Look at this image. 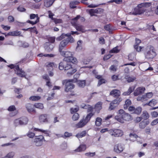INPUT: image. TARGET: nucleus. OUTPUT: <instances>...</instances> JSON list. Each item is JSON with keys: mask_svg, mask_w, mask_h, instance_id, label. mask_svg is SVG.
<instances>
[{"mask_svg": "<svg viewBox=\"0 0 158 158\" xmlns=\"http://www.w3.org/2000/svg\"><path fill=\"white\" fill-rule=\"evenodd\" d=\"M74 27L76 29L79 31H80L82 32H84L85 31V29L84 27L79 24H75L74 25Z\"/></svg>", "mask_w": 158, "mask_h": 158, "instance_id": "5701e85b", "label": "nucleus"}, {"mask_svg": "<svg viewBox=\"0 0 158 158\" xmlns=\"http://www.w3.org/2000/svg\"><path fill=\"white\" fill-rule=\"evenodd\" d=\"M59 52L61 55L64 57L63 61L71 62L74 64H76L77 63V59L73 56V54L71 52L62 51Z\"/></svg>", "mask_w": 158, "mask_h": 158, "instance_id": "7ed1b4c3", "label": "nucleus"}, {"mask_svg": "<svg viewBox=\"0 0 158 158\" xmlns=\"http://www.w3.org/2000/svg\"><path fill=\"white\" fill-rule=\"evenodd\" d=\"M49 15L48 16L52 20H53V19L54 18L53 17V16L54 15L50 11H48Z\"/></svg>", "mask_w": 158, "mask_h": 158, "instance_id": "69168bd1", "label": "nucleus"}, {"mask_svg": "<svg viewBox=\"0 0 158 158\" xmlns=\"http://www.w3.org/2000/svg\"><path fill=\"white\" fill-rule=\"evenodd\" d=\"M102 102H98L95 105V109L96 110H99L102 109Z\"/></svg>", "mask_w": 158, "mask_h": 158, "instance_id": "7c9ffc66", "label": "nucleus"}, {"mask_svg": "<svg viewBox=\"0 0 158 158\" xmlns=\"http://www.w3.org/2000/svg\"><path fill=\"white\" fill-rule=\"evenodd\" d=\"M72 135V134L71 133H69L68 132H65L64 134V138H65L67 137H70Z\"/></svg>", "mask_w": 158, "mask_h": 158, "instance_id": "603ef678", "label": "nucleus"}, {"mask_svg": "<svg viewBox=\"0 0 158 158\" xmlns=\"http://www.w3.org/2000/svg\"><path fill=\"white\" fill-rule=\"evenodd\" d=\"M77 83L79 87L83 88L85 85V80L79 81H77Z\"/></svg>", "mask_w": 158, "mask_h": 158, "instance_id": "c756f323", "label": "nucleus"}, {"mask_svg": "<svg viewBox=\"0 0 158 158\" xmlns=\"http://www.w3.org/2000/svg\"><path fill=\"white\" fill-rule=\"evenodd\" d=\"M125 78L128 82H133L135 79L134 77H130L129 75L125 76Z\"/></svg>", "mask_w": 158, "mask_h": 158, "instance_id": "cd10ccee", "label": "nucleus"}, {"mask_svg": "<svg viewBox=\"0 0 158 158\" xmlns=\"http://www.w3.org/2000/svg\"><path fill=\"white\" fill-rule=\"evenodd\" d=\"M131 104V101L130 99H127L125 102V104L124 106V108L125 109H127L128 107Z\"/></svg>", "mask_w": 158, "mask_h": 158, "instance_id": "473e14b6", "label": "nucleus"}, {"mask_svg": "<svg viewBox=\"0 0 158 158\" xmlns=\"http://www.w3.org/2000/svg\"><path fill=\"white\" fill-rule=\"evenodd\" d=\"M94 114V113L92 112L89 113L85 119H81L76 125V127L77 128H80L83 127L89 122Z\"/></svg>", "mask_w": 158, "mask_h": 158, "instance_id": "0eeeda50", "label": "nucleus"}, {"mask_svg": "<svg viewBox=\"0 0 158 158\" xmlns=\"http://www.w3.org/2000/svg\"><path fill=\"white\" fill-rule=\"evenodd\" d=\"M119 51V50L118 49V47L117 46L110 50L109 52L110 53H117Z\"/></svg>", "mask_w": 158, "mask_h": 158, "instance_id": "37998d69", "label": "nucleus"}, {"mask_svg": "<svg viewBox=\"0 0 158 158\" xmlns=\"http://www.w3.org/2000/svg\"><path fill=\"white\" fill-rule=\"evenodd\" d=\"M68 44V41H67V39H64L61 41L59 45V52L62 51V50Z\"/></svg>", "mask_w": 158, "mask_h": 158, "instance_id": "dca6fc26", "label": "nucleus"}, {"mask_svg": "<svg viewBox=\"0 0 158 158\" xmlns=\"http://www.w3.org/2000/svg\"><path fill=\"white\" fill-rule=\"evenodd\" d=\"M111 56H112L110 54H108L104 56L103 60L104 61L110 58L111 57Z\"/></svg>", "mask_w": 158, "mask_h": 158, "instance_id": "052dcab7", "label": "nucleus"}, {"mask_svg": "<svg viewBox=\"0 0 158 158\" xmlns=\"http://www.w3.org/2000/svg\"><path fill=\"white\" fill-rule=\"evenodd\" d=\"M151 5L150 3H143L138 5L137 7L135 8L133 14L134 15H140L143 13L147 10L146 8L149 7Z\"/></svg>", "mask_w": 158, "mask_h": 158, "instance_id": "20e7f679", "label": "nucleus"}, {"mask_svg": "<svg viewBox=\"0 0 158 158\" xmlns=\"http://www.w3.org/2000/svg\"><path fill=\"white\" fill-rule=\"evenodd\" d=\"M106 80L105 79L101 78L98 81V83L97 85L98 86H99L102 84L105 83L106 82Z\"/></svg>", "mask_w": 158, "mask_h": 158, "instance_id": "c03bdc74", "label": "nucleus"}, {"mask_svg": "<svg viewBox=\"0 0 158 158\" xmlns=\"http://www.w3.org/2000/svg\"><path fill=\"white\" fill-rule=\"evenodd\" d=\"M55 1V0H44V6L46 7H49L52 5Z\"/></svg>", "mask_w": 158, "mask_h": 158, "instance_id": "412c9836", "label": "nucleus"}, {"mask_svg": "<svg viewBox=\"0 0 158 158\" xmlns=\"http://www.w3.org/2000/svg\"><path fill=\"white\" fill-rule=\"evenodd\" d=\"M102 119L99 117H97L96 119L95 125L97 126H99L101 124Z\"/></svg>", "mask_w": 158, "mask_h": 158, "instance_id": "72a5a7b5", "label": "nucleus"}, {"mask_svg": "<svg viewBox=\"0 0 158 158\" xmlns=\"http://www.w3.org/2000/svg\"><path fill=\"white\" fill-rule=\"evenodd\" d=\"M100 9H91L89 11V12L91 16L95 15L94 13H98L100 10Z\"/></svg>", "mask_w": 158, "mask_h": 158, "instance_id": "393cba45", "label": "nucleus"}, {"mask_svg": "<svg viewBox=\"0 0 158 158\" xmlns=\"http://www.w3.org/2000/svg\"><path fill=\"white\" fill-rule=\"evenodd\" d=\"M114 105L115 104H111V102L110 103V106L109 107V110H111L114 109L116 107V106Z\"/></svg>", "mask_w": 158, "mask_h": 158, "instance_id": "13d9d810", "label": "nucleus"}, {"mask_svg": "<svg viewBox=\"0 0 158 158\" xmlns=\"http://www.w3.org/2000/svg\"><path fill=\"white\" fill-rule=\"evenodd\" d=\"M115 119L118 122L123 123L124 121H129L132 120V118L130 114L126 113L123 109H120L118 114L115 116Z\"/></svg>", "mask_w": 158, "mask_h": 158, "instance_id": "f257e3e1", "label": "nucleus"}, {"mask_svg": "<svg viewBox=\"0 0 158 158\" xmlns=\"http://www.w3.org/2000/svg\"><path fill=\"white\" fill-rule=\"evenodd\" d=\"M87 133V131H82L81 132L78 133L76 135V137L77 138H81L85 136Z\"/></svg>", "mask_w": 158, "mask_h": 158, "instance_id": "a878e982", "label": "nucleus"}, {"mask_svg": "<svg viewBox=\"0 0 158 158\" xmlns=\"http://www.w3.org/2000/svg\"><path fill=\"white\" fill-rule=\"evenodd\" d=\"M36 17V19L37 18V17H39L38 14H31L30 15V19H34Z\"/></svg>", "mask_w": 158, "mask_h": 158, "instance_id": "6e6d98bb", "label": "nucleus"}, {"mask_svg": "<svg viewBox=\"0 0 158 158\" xmlns=\"http://www.w3.org/2000/svg\"><path fill=\"white\" fill-rule=\"evenodd\" d=\"M72 80H64L62 81L63 85H65L64 91L66 92H68L71 90L73 89L75 87L74 85L72 83Z\"/></svg>", "mask_w": 158, "mask_h": 158, "instance_id": "6e6552de", "label": "nucleus"}, {"mask_svg": "<svg viewBox=\"0 0 158 158\" xmlns=\"http://www.w3.org/2000/svg\"><path fill=\"white\" fill-rule=\"evenodd\" d=\"M135 88V87L134 86L130 87L128 89L127 91L123 93V95L124 96L128 95H130V94L134 91Z\"/></svg>", "mask_w": 158, "mask_h": 158, "instance_id": "b1692460", "label": "nucleus"}, {"mask_svg": "<svg viewBox=\"0 0 158 158\" xmlns=\"http://www.w3.org/2000/svg\"><path fill=\"white\" fill-rule=\"evenodd\" d=\"M122 101V99L120 98H117L116 99L112 101L111 102V104H118L119 102Z\"/></svg>", "mask_w": 158, "mask_h": 158, "instance_id": "c9c22d12", "label": "nucleus"}, {"mask_svg": "<svg viewBox=\"0 0 158 158\" xmlns=\"http://www.w3.org/2000/svg\"><path fill=\"white\" fill-rule=\"evenodd\" d=\"M21 43H22V46L24 48H27L29 46V44L26 42H22V41H20Z\"/></svg>", "mask_w": 158, "mask_h": 158, "instance_id": "bf43d9fd", "label": "nucleus"}, {"mask_svg": "<svg viewBox=\"0 0 158 158\" xmlns=\"http://www.w3.org/2000/svg\"><path fill=\"white\" fill-rule=\"evenodd\" d=\"M134 48L137 51L140 52L141 51L142 49H143V47L141 46H139L137 45H135L134 46Z\"/></svg>", "mask_w": 158, "mask_h": 158, "instance_id": "de8ad7c7", "label": "nucleus"}, {"mask_svg": "<svg viewBox=\"0 0 158 158\" xmlns=\"http://www.w3.org/2000/svg\"><path fill=\"white\" fill-rule=\"evenodd\" d=\"M110 94L114 98H119L118 97L120 95V92L118 89H114L111 91Z\"/></svg>", "mask_w": 158, "mask_h": 158, "instance_id": "a211bd4d", "label": "nucleus"}, {"mask_svg": "<svg viewBox=\"0 0 158 158\" xmlns=\"http://www.w3.org/2000/svg\"><path fill=\"white\" fill-rule=\"evenodd\" d=\"M34 139V142L35 145L37 146H41L43 144V141H45L44 138L43 136L40 135L38 136H35Z\"/></svg>", "mask_w": 158, "mask_h": 158, "instance_id": "f8f14e48", "label": "nucleus"}, {"mask_svg": "<svg viewBox=\"0 0 158 158\" xmlns=\"http://www.w3.org/2000/svg\"><path fill=\"white\" fill-rule=\"evenodd\" d=\"M110 69L111 71L115 72L116 71L117 69L114 65H112L110 67Z\"/></svg>", "mask_w": 158, "mask_h": 158, "instance_id": "338daca9", "label": "nucleus"}, {"mask_svg": "<svg viewBox=\"0 0 158 158\" xmlns=\"http://www.w3.org/2000/svg\"><path fill=\"white\" fill-rule=\"evenodd\" d=\"M21 32L20 31H10L5 35L6 36H22V35H21Z\"/></svg>", "mask_w": 158, "mask_h": 158, "instance_id": "aec40b11", "label": "nucleus"}, {"mask_svg": "<svg viewBox=\"0 0 158 158\" xmlns=\"http://www.w3.org/2000/svg\"><path fill=\"white\" fill-rule=\"evenodd\" d=\"M25 107L27 111L29 113L33 112L35 113L36 112L35 110L33 107V106L32 104L27 103L26 104Z\"/></svg>", "mask_w": 158, "mask_h": 158, "instance_id": "6ab92c4d", "label": "nucleus"}, {"mask_svg": "<svg viewBox=\"0 0 158 158\" xmlns=\"http://www.w3.org/2000/svg\"><path fill=\"white\" fill-rule=\"evenodd\" d=\"M39 20H40V18L37 17L36 20L34 22L31 21H30L29 20H28L27 21V23H29L32 25H35V24H36L38 22H39Z\"/></svg>", "mask_w": 158, "mask_h": 158, "instance_id": "a19ab883", "label": "nucleus"}, {"mask_svg": "<svg viewBox=\"0 0 158 158\" xmlns=\"http://www.w3.org/2000/svg\"><path fill=\"white\" fill-rule=\"evenodd\" d=\"M40 99V97L37 96H34L30 97L29 99L33 101H36Z\"/></svg>", "mask_w": 158, "mask_h": 158, "instance_id": "4c0bfd02", "label": "nucleus"}, {"mask_svg": "<svg viewBox=\"0 0 158 158\" xmlns=\"http://www.w3.org/2000/svg\"><path fill=\"white\" fill-rule=\"evenodd\" d=\"M157 123H158V118H157L153 121L151 123V125L152 126H153Z\"/></svg>", "mask_w": 158, "mask_h": 158, "instance_id": "e2e57ef3", "label": "nucleus"}, {"mask_svg": "<svg viewBox=\"0 0 158 158\" xmlns=\"http://www.w3.org/2000/svg\"><path fill=\"white\" fill-rule=\"evenodd\" d=\"M71 34L70 33L66 34H62L59 37L57 38L56 40H60L63 39L65 38V36L68 37V38L66 39H67V41L69 42L73 43L74 41V40L73 38L71 36Z\"/></svg>", "mask_w": 158, "mask_h": 158, "instance_id": "9b49d317", "label": "nucleus"}, {"mask_svg": "<svg viewBox=\"0 0 158 158\" xmlns=\"http://www.w3.org/2000/svg\"><path fill=\"white\" fill-rule=\"evenodd\" d=\"M1 27L5 31H7L10 29V27L7 26H4V25H2Z\"/></svg>", "mask_w": 158, "mask_h": 158, "instance_id": "680f3d73", "label": "nucleus"}, {"mask_svg": "<svg viewBox=\"0 0 158 158\" xmlns=\"http://www.w3.org/2000/svg\"><path fill=\"white\" fill-rule=\"evenodd\" d=\"M22 30L24 31H29L31 32H36V34H37L38 32L36 31V27H30L27 29L23 28L22 29Z\"/></svg>", "mask_w": 158, "mask_h": 158, "instance_id": "bb28decb", "label": "nucleus"}, {"mask_svg": "<svg viewBox=\"0 0 158 158\" xmlns=\"http://www.w3.org/2000/svg\"><path fill=\"white\" fill-rule=\"evenodd\" d=\"M142 116V118L144 119H147L149 117V115L146 111L143 112Z\"/></svg>", "mask_w": 158, "mask_h": 158, "instance_id": "58836bf2", "label": "nucleus"}, {"mask_svg": "<svg viewBox=\"0 0 158 158\" xmlns=\"http://www.w3.org/2000/svg\"><path fill=\"white\" fill-rule=\"evenodd\" d=\"M146 126V124L144 121H142L139 124V127L140 128L143 129Z\"/></svg>", "mask_w": 158, "mask_h": 158, "instance_id": "8fccbe9b", "label": "nucleus"}, {"mask_svg": "<svg viewBox=\"0 0 158 158\" xmlns=\"http://www.w3.org/2000/svg\"><path fill=\"white\" fill-rule=\"evenodd\" d=\"M15 154V152H11L7 154L5 156L2 158H13Z\"/></svg>", "mask_w": 158, "mask_h": 158, "instance_id": "c85d7f7f", "label": "nucleus"}, {"mask_svg": "<svg viewBox=\"0 0 158 158\" xmlns=\"http://www.w3.org/2000/svg\"><path fill=\"white\" fill-rule=\"evenodd\" d=\"M35 135V133L31 132H29L27 135V136L30 138H33Z\"/></svg>", "mask_w": 158, "mask_h": 158, "instance_id": "0e129e2a", "label": "nucleus"}, {"mask_svg": "<svg viewBox=\"0 0 158 158\" xmlns=\"http://www.w3.org/2000/svg\"><path fill=\"white\" fill-rule=\"evenodd\" d=\"M39 120L41 123H48L49 122L48 115L46 114H43L40 115L39 116Z\"/></svg>", "mask_w": 158, "mask_h": 158, "instance_id": "ddd939ff", "label": "nucleus"}, {"mask_svg": "<svg viewBox=\"0 0 158 158\" xmlns=\"http://www.w3.org/2000/svg\"><path fill=\"white\" fill-rule=\"evenodd\" d=\"M152 117H157L158 116V112L153 111L151 113Z\"/></svg>", "mask_w": 158, "mask_h": 158, "instance_id": "774afa93", "label": "nucleus"}, {"mask_svg": "<svg viewBox=\"0 0 158 158\" xmlns=\"http://www.w3.org/2000/svg\"><path fill=\"white\" fill-rule=\"evenodd\" d=\"M79 110V108L78 107L75 108H71L70 109V111L71 114H73L74 113H76Z\"/></svg>", "mask_w": 158, "mask_h": 158, "instance_id": "09e8293b", "label": "nucleus"}, {"mask_svg": "<svg viewBox=\"0 0 158 158\" xmlns=\"http://www.w3.org/2000/svg\"><path fill=\"white\" fill-rule=\"evenodd\" d=\"M38 56L42 57L43 56L45 57H53L55 56V55L52 54H45L43 55V53H40L38 55Z\"/></svg>", "mask_w": 158, "mask_h": 158, "instance_id": "ea45409f", "label": "nucleus"}, {"mask_svg": "<svg viewBox=\"0 0 158 158\" xmlns=\"http://www.w3.org/2000/svg\"><path fill=\"white\" fill-rule=\"evenodd\" d=\"M83 108L85 109H87L88 112H91L93 111V108L92 106L89 105L87 106L85 105L83 107Z\"/></svg>", "mask_w": 158, "mask_h": 158, "instance_id": "a18cd8bd", "label": "nucleus"}, {"mask_svg": "<svg viewBox=\"0 0 158 158\" xmlns=\"http://www.w3.org/2000/svg\"><path fill=\"white\" fill-rule=\"evenodd\" d=\"M122 0H110L108 2L109 3H112L114 2L117 4H120L122 2Z\"/></svg>", "mask_w": 158, "mask_h": 158, "instance_id": "49530a36", "label": "nucleus"}, {"mask_svg": "<svg viewBox=\"0 0 158 158\" xmlns=\"http://www.w3.org/2000/svg\"><path fill=\"white\" fill-rule=\"evenodd\" d=\"M45 66L47 68H49L50 69H52L53 66H54V63L53 62H48L45 64Z\"/></svg>", "mask_w": 158, "mask_h": 158, "instance_id": "2f4dec72", "label": "nucleus"}, {"mask_svg": "<svg viewBox=\"0 0 158 158\" xmlns=\"http://www.w3.org/2000/svg\"><path fill=\"white\" fill-rule=\"evenodd\" d=\"M65 61H62L60 62L59 64V69L60 70L64 69L67 70V75L69 76L73 75L76 71L77 70L73 68L72 65Z\"/></svg>", "mask_w": 158, "mask_h": 158, "instance_id": "f03ea898", "label": "nucleus"}, {"mask_svg": "<svg viewBox=\"0 0 158 158\" xmlns=\"http://www.w3.org/2000/svg\"><path fill=\"white\" fill-rule=\"evenodd\" d=\"M17 10L18 11L21 12H24L26 10L25 8L21 6H19L17 8Z\"/></svg>", "mask_w": 158, "mask_h": 158, "instance_id": "4d7b16f0", "label": "nucleus"}, {"mask_svg": "<svg viewBox=\"0 0 158 158\" xmlns=\"http://www.w3.org/2000/svg\"><path fill=\"white\" fill-rule=\"evenodd\" d=\"M124 149L123 146L121 144L115 145L114 147V151L117 153H120L123 151Z\"/></svg>", "mask_w": 158, "mask_h": 158, "instance_id": "2eb2a0df", "label": "nucleus"}, {"mask_svg": "<svg viewBox=\"0 0 158 158\" xmlns=\"http://www.w3.org/2000/svg\"><path fill=\"white\" fill-rule=\"evenodd\" d=\"M61 148L62 149L64 150L67 148V143L66 142H64L60 146Z\"/></svg>", "mask_w": 158, "mask_h": 158, "instance_id": "864d4df0", "label": "nucleus"}, {"mask_svg": "<svg viewBox=\"0 0 158 158\" xmlns=\"http://www.w3.org/2000/svg\"><path fill=\"white\" fill-rule=\"evenodd\" d=\"M109 133L115 137H121L123 135V131L121 130L114 128L108 131Z\"/></svg>", "mask_w": 158, "mask_h": 158, "instance_id": "1a4fd4ad", "label": "nucleus"}, {"mask_svg": "<svg viewBox=\"0 0 158 158\" xmlns=\"http://www.w3.org/2000/svg\"><path fill=\"white\" fill-rule=\"evenodd\" d=\"M34 106L35 108L40 109H42L44 108L43 104L40 103H35L34 104Z\"/></svg>", "mask_w": 158, "mask_h": 158, "instance_id": "f704fd0d", "label": "nucleus"}, {"mask_svg": "<svg viewBox=\"0 0 158 158\" xmlns=\"http://www.w3.org/2000/svg\"><path fill=\"white\" fill-rule=\"evenodd\" d=\"M157 102L156 100L152 99L148 103H147L146 104L152 107L156 104Z\"/></svg>", "mask_w": 158, "mask_h": 158, "instance_id": "e433bc0d", "label": "nucleus"}, {"mask_svg": "<svg viewBox=\"0 0 158 158\" xmlns=\"http://www.w3.org/2000/svg\"><path fill=\"white\" fill-rule=\"evenodd\" d=\"M79 118V115L78 113H75L72 116V119L74 121H76Z\"/></svg>", "mask_w": 158, "mask_h": 158, "instance_id": "79ce46f5", "label": "nucleus"}, {"mask_svg": "<svg viewBox=\"0 0 158 158\" xmlns=\"http://www.w3.org/2000/svg\"><path fill=\"white\" fill-rule=\"evenodd\" d=\"M144 54L145 58L150 59L153 58L156 55L155 49L151 45L147 46L144 49Z\"/></svg>", "mask_w": 158, "mask_h": 158, "instance_id": "39448f33", "label": "nucleus"}, {"mask_svg": "<svg viewBox=\"0 0 158 158\" xmlns=\"http://www.w3.org/2000/svg\"><path fill=\"white\" fill-rule=\"evenodd\" d=\"M16 109L15 106L14 105H12L8 108L7 110L9 111H12L15 110Z\"/></svg>", "mask_w": 158, "mask_h": 158, "instance_id": "3c124183", "label": "nucleus"}, {"mask_svg": "<svg viewBox=\"0 0 158 158\" xmlns=\"http://www.w3.org/2000/svg\"><path fill=\"white\" fill-rule=\"evenodd\" d=\"M128 110L131 112H132L133 113L137 114H140L142 110V108L140 106L136 108L133 106H130L128 108Z\"/></svg>", "mask_w": 158, "mask_h": 158, "instance_id": "4468645a", "label": "nucleus"}, {"mask_svg": "<svg viewBox=\"0 0 158 158\" xmlns=\"http://www.w3.org/2000/svg\"><path fill=\"white\" fill-rule=\"evenodd\" d=\"M28 120L27 117H24L15 119L14 121V125L15 127L19 125H25L27 124Z\"/></svg>", "mask_w": 158, "mask_h": 158, "instance_id": "9d476101", "label": "nucleus"}, {"mask_svg": "<svg viewBox=\"0 0 158 158\" xmlns=\"http://www.w3.org/2000/svg\"><path fill=\"white\" fill-rule=\"evenodd\" d=\"M86 148V145L84 144H81L75 151L77 152H81L85 151Z\"/></svg>", "mask_w": 158, "mask_h": 158, "instance_id": "4be33fe9", "label": "nucleus"}, {"mask_svg": "<svg viewBox=\"0 0 158 158\" xmlns=\"http://www.w3.org/2000/svg\"><path fill=\"white\" fill-rule=\"evenodd\" d=\"M145 90V89L144 87H139L137 88L135 90L134 92V95L135 96H137L143 93Z\"/></svg>", "mask_w": 158, "mask_h": 158, "instance_id": "f3484780", "label": "nucleus"}, {"mask_svg": "<svg viewBox=\"0 0 158 158\" xmlns=\"http://www.w3.org/2000/svg\"><path fill=\"white\" fill-rule=\"evenodd\" d=\"M7 66L11 69H14L15 73L19 76L26 78V73L22 69H20L18 64H11Z\"/></svg>", "mask_w": 158, "mask_h": 158, "instance_id": "423d86ee", "label": "nucleus"}, {"mask_svg": "<svg viewBox=\"0 0 158 158\" xmlns=\"http://www.w3.org/2000/svg\"><path fill=\"white\" fill-rule=\"evenodd\" d=\"M56 24L61 23L62 22V20L61 19H56L54 18L53 20Z\"/></svg>", "mask_w": 158, "mask_h": 158, "instance_id": "5fc2aeb1", "label": "nucleus"}]
</instances>
